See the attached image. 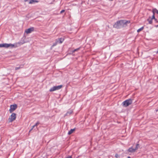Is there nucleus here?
Here are the masks:
<instances>
[{
  "label": "nucleus",
  "instance_id": "18",
  "mask_svg": "<svg viewBox=\"0 0 158 158\" xmlns=\"http://www.w3.org/2000/svg\"><path fill=\"white\" fill-rule=\"evenodd\" d=\"M21 67L19 66V67H16L15 68V70H18L19 69H20Z\"/></svg>",
  "mask_w": 158,
  "mask_h": 158
},
{
  "label": "nucleus",
  "instance_id": "10",
  "mask_svg": "<svg viewBox=\"0 0 158 158\" xmlns=\"http://www.w3.org/2000/svg\"><path fill=\"white\" fill-rule=\"evenodd\" d=\"M152 12L153 14H154L155 13H156L158 14V10H157L156 8H153L152 10Z\"/></svg>",
  "mask_w": 158,
  "mask_h": 158
},
{
  "label": "nucleus",
  "instance_id": "26",
  "mask_svg": "<svg viewBox=\"0 0 158 158\" xmlns=\"http://www.w3.org/2000/svg\"><path fill=\"white\" fill-rule=\"evenodd\" d=\"M156 27H158V25L156 26Z\"/></svg>",
  "mask_w": 158,
  "mask_h": 158
},
{
  "label": "nucleus",
  "instance_id": "23",
  "mask_svg": "<svg viewBox=\"0 0 158 158\" xmlns=\"http://www.w3.org/2000/svg\"><path fill=\"white\" fill-rule=\"evenodd\" d=\"M66 158H72V157L71 156H68L67 157H66Z\"/></svg>",
  "mask_w": 158,
  "mask_h": 158
},
{
  "label": "nucleus",
  "instance_id": "5",
  "mask_svg": "<svg viewBox=\"0 0 158 158\" xmlns=\"http://www.w3.org/2000/svg\"><path fill=\"white\" fill-rule=\"evenodd\" d=\"M16 114L14 113H12L9 118L10 122H11L15 120L16 118Z\"/></svg>",
  "mask_w": 158,
  "mask_h": 158
},
{
  "label": "nucleus",
  "instance_id": "19",
  "mask_svg": "<svg viewBox=\"0 0 158 158\" xmlns=\"http://www.w3.org/2000/svg\"><path fill=\"white\" fill-rule=\"evenodd\" d=\"M40 123L39 122H37L36 124L35 125V126H37Z\"/></svg>",
  "mask_w": 158,
  "mask_h": 158
},
{
  "label": "nucleus",
  "instance_id": "1",
  "mask_svg": "<svg viewBox=\"0 0 158 158\" xmlns=\"http://www.w3.org/2000/svg\"><path fill=\"white\" fill-rule=\"evenodd\" d=\"M130 23V21L126 20H120L118 21L114 25V27L116 28H119L121 27H125L127 25Z\"/></svg>",
  "mask_w": 158,
  "mask_h": 158
},
{
  "label": "nucleus",
  "instance_id": "8",
  "mask_svg": "<svg viewBox=\"0 0 158 158\" xmlns=\"http://www.w3.org/2000/svg\"><path fill=\"white\" fill-rule=\"evenodd\" d=\"M34 30V28L33 27H31L26 29L25 32L27 34H29L31 33L32 31Z\"/></svg>",
  "mask_w": 158,
  "mask_h": 158
},
{
  "label": "nucleus",
  "instance_id": "27",
  "mask_svg": "<svg viewBox=\"0 0 158 158\" xmlns=\"http://www.w3.org/2000/svg\"><path fill=\"white\" fill-rule=\"evenodd\" d=\"M158 111V110H156V111Z\"/></svg>",
  "mask_w": 158,
  "mask_h": 158
},
{
  "label": "nucleus",
  "instance_id": "13",
  "mask_svg": "<svg viewBox=\"0 0 158 158\" xmlns=\"http://www.w3.org/2000/svg\"><path fill=\"white\" fill-rule=\"evenodd\" d=\"M154 15H155L154 14H153V15H152V18L151 19H152V20L153 19H154L155 21H156V19L155 18Z\"/></svg>",
  "mask_w": 158,
  "mask_h": 158
},
{
  "label": "nucleus",
  "instance_id": "4",
  "mask_svg": "<svg viewBox=\"0 0 158 158\" xmlns=\"http://www.w3.org/2000/svg\"><path fill=\"white\" fill-rule=\"evenodd\" d=\"M132 102L131 99H129L126 100L123 102V105L125 107L131 104Z\"/></svg>",
  "mask_w": 158,
  "mask_h": 158
},
{
  "label": "nucleus",
  "instance_id": "3",
  "mask_svg": "<svg viewBox=\"0 0 158 158\" xmlns=\"http://www.w3.org/2000/svg\"><path fill=\"white\" fill-rule=\"evenodd\" d=\"M63 87L62 85H60L58 86H55L51 88L49 90L50 91L52 92L55 90H58L61 89Z\"/></svg>",
  "mask_w": 158,
  "mask_h": 158
},
{
  "label": "nucleus",
  "instance_id": "20",
  "mask_svg": "<svg viewBox=\"0 0 158 158\" xmlns=\"http://www.w3.org/2000/svg\"><path fill=\"white\" fill-rule=\"evenodd\" d=\"M35 127V125H34L32 127V128L30 130V131H29V132H30L33 129V128L34 127Z\"/></svg>",
  "mask_w": 158,
  "mask_h": 158
},
{
  "label": "nucleus",
  "instance_id": "11",
  "mask_svg": "<svg viewBox=\"0 0 158 158\" xmlns=\"http://www.w3.org/2000/svg\"><path fill=\"white\" fill-rule=\"evenodd\" d=\"M135 149H133L132 148H130L128 150V151L131 152H133L135 151Z\"/></svg>",
  "mask_w": 158,
  "mask_h": 158
},
{
  "label": "nucleus",
  "instance_id": "24",
  "mask_svg": "<svg viewBox=\"0 0 158 158\" xmlns=\"http://www.w3.org/2000/svg\"><path fill=\"white\" fill-rule=\"evenodd\" d=\"M79 49V48H77V49H75V50L73 51V52L76 51H77Z\"/></svg>",
  "mask_w": 158,
  "mask_h": 158
},
{
  "label": "nucleus",
  "instance_id": "17",
  "mask_svg": "<svg viewBox=\"0 0 158 158\" xmlns=\"http://www.w3.org/2000/svg\"><path fill=\"white\" fill-rule=\"evenodd\" d=\"M115 157L116 158H119L120 156L117 154H116L115 155Z\"/></svg>",
  "mask_w": 158,
  "mask_h": 158
},
{
  "label": "nucleus",
  "instance_id": "21",
  "mask_svg": "<svg viewBox=\"0 0 158 158\" xmlns=\"http://www.w3.org/2000/svg\"><path fill=\"white\" fill-rule=\"evenodd\" d=\"M34 2V1L33 0H31L30 2V3H32L33 2Z\"/></svg>",
  "mask_w": 158,
  "mask_h": 158
},
{
  "label": "nucleus",
  "instance_id": "25",
  "mask_svg": "<svg viewBox=\"0 0 158 158\" xmlns=\"http://www.w3.org/2000/svg\"><path fill=\"white\" fill-rule=\"evenodd\" d=\"M127 158H131L130 157V156H128L127 157Z\"/></svg>",
  "mask_w": 158,
  "mask_h": 158
},
{
  "label": "nucleus",
  "instance_id": "9",
  "mask_svg": "<svg viewBox=\"0 0 158 158\" xmlns=\"http://www.w3.org/2000/svg\"><path fill=\"white\" fill-rule=\"evenodd\" d=\"M73 111L72 110H70L68 111L66 114L65 115V116H68L70 115V114L72 113Z\"/></svg>",
  "mask_w": 158,
  "mask_h": 158
},
{
  "label": "nucleus",
  "instance_id": "6",
  "mask_svg": "<svg viewBox=\"0 0 158 158\" xmlns=\"http://www.w3.org/2000/svg\"><path fill=\"white\" fill-rule=\"evenodd\" d=\"M64 40V39L63 38H60L58 39H56V42L55 44H54L52 46H54L56 44H61Z\"/></svg>",
  "mask_w": 158,
  "mask_h": 158
},
{
  "label": "nucleus",
  "instance_id": "7",
  "mask_svg": "<svg viewBox=\"0 0 158 158\" xmlns=\"http://www.w3.org/2000/svg\"><path fill=\"white\" fill-rule=\"evenodd\" d=\"M17 108V106L16 104L11 105L10 106V109L9 110L10 112V113L12 112Z\"/></svg>",
  "mask_w": 158,
  "mask_h": 158
},
{
  "label": "nucleus",
  "instance_id": "22",
  "mask_svg": "<svg viewBox=\"0 0 158 158\" xmlns=\"http://www.w3.org/2000/svg\"><path fill=\"white\" fill-rule=\"evenodd\" d=\"M64 11V10H62L60 11V13H62Z\"/></svg>",
  "mask_w": 158,
  "mask_h": 158
},
{
  "label": "nucleus",
  "instance_id": "14",
  "mask_svg": "<svg viewBox=\"0 0 158 158\" xmlns=\"http://www.w3.org/2000/svg\"><path fill=\"white\" fill-rule=\"evenodd\" d=\"M143 27H141V28L139 29H138L137 30V32H140V31H142L143 29Z\"/></svg>",
  "mask_w": 158,
  "mask_h": 158
},
{
  "label": "nucleus",
  "instance_id": "12",
  "mask_svg": "<svg viewBox=\"0 0 158 158\" xmlns=\"http://www.w3.org/2000/svg\"><path fill=\"white\" fill-rule=\"evenodd\" d=\"M75 130V129H71L70 131H69L68 133V134L69 135H70Z\"/></svg>",
  "mask_w": 158,
  "mask_h": 158
},
{
  "label": "nucleus",
  "instance_id": "16",
  "mask_svg": "<svg viewBox=\"0 0 158 158\" xmlns=\"http://www.w3.org/2000/svg\"><path fill=\"white\" fill-rule=\"evenodd\" d=\"M139 147V144H137L136 145L135 148V150H136Z\"/></svg>",
  "mask_w": 158,
  "mask_h": 158
},
{
  "label": "nucleus",
  "instance_id": "2",
  "mask_svg": "<svg viewBox=\"0 0 158 158\" xmlns=\"http://www.w3.org/2000/svg\"><path fill=\"white\" fill-rule=\"evenodd\" d=\"M24 43V42H19L16 43L15 44H0V48L1 47H4L6 48H8L9 47L11 48H13V47H16L17 46H20L22 44H23Z\"/></svg>",
  "mask_w": 158,
  "mask_h": 158
},
{
  "label": "nucleus",
  "instance_id": "15",
  "mask_svg": "<svg viewBox=\"0 0 158 158\" xmlns=\"http://www.w3.org/2000/svg\"><path fill=\"white\" fill-rule=\"evenodd\" d=\"M148 21L149 24H151L152 23V19H148Z\"/></svg>",
  "mask_w": 158,
  "mask_h": 158
}]
</instances>
